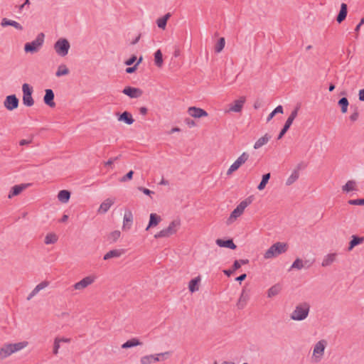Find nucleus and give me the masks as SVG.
I'll return each instance as SVG.
<instances>
[{"label":"nucleus","mask_w":364,"mask_h":364,"mask_svg":"<svg viewBox=\"0 0 364 364\" xmlns=\"http://www.w3.org/2000/svg\"><path fill=\"white\" fill-rule=\"evenodd\" d=\"M310 304L307 302H302L296 306L295 309L290 314L291 319L294 321H304L306 319L310 311Z\"/></svg>","instance_id":"nucleus-1"},{"label":"nucleus","mask_w":364,"mask_h":364,"mask_svg":"<svg viewBox=\"0 0 364 364\" xmlns=\"http://www.w3.org/2000/svg\"><path fill=\"white\" fill-rule=\"evenodd\" d=\"M289 248L287 242H277L273 244L264 253V257L265 259H271L277 257L279 255L285 253Z\"/></svg>","instance_id":"nucleus-2"},{"label":"nucleus","mask_w":364,"mask_h":364,"mask_svg":"<svg viewBox=\"0 0 364 364\" xmlns=\"http://www.w3.org/2000/svg\"><path fill=\"white\" fill-rule=\"evenodd\" d=\"M44 38L45 35L43 33H38L35 40L24 45V51L30 53H37L42 47Z\"/></svg>","instance_id":"nucleus-3"},{"label":"nucleus","mask_w":364,"mask_h":364,"mask_svg":"<svg viewBox=\"0 0 364 364\" xmlns=\"http://www.w3.org/2000/svg\"><path fill=\"white\" fill-rule=\"evenodd\" d=\"M250 203V196L246 198L244 200L240 202V203L232 210L230 213V215L227 219L226 224L228 225L232 224L238 217H240L245 209L247 207V205Z\"/></svg>","instance_id":"nucleus-4"},{"label":"nucleus","mask_w":364,"mask_h":364,"mask_svg":"<svg viewBox=\"0 0 364 364\" xmlns=\"http://www.w3.org/2000/svg\"><path fill=\"white\" fill-rule=\"evenodd\" d=\"M171 355V353L170 351H166L164 353L144 355L141 358L140 363L141 364H151L155 362L164 360Z\"/></svg>","instance_id":"nucleus-5"},{"label":"nucleus","mask_w":364,"mask_h":364,"mask_svg":"<svg viewBox=\"0 0 364 364\" xmlns=\"http://www.w3.org/2000/svg\"><path fill=\"white\" fill-rule=\"evenodd\" d=\"M53 47L58 55L64 57L68 55L70 44L68 39L61 38L55 43Z\"/></svg>","instance_id":"nucleus-6"},{"label":"nucleus","mask_w":364,"mask_h":364,"mask_svg":"<svg viewBox=\"0 0 364 364\" xmlns=\"http://www.w3.org/2000/svg\"><path fill=\"white\" fill-rule=\"evenodd\" d=\"M180 225L179 220H173L170 223L168 226L166 228H164L159 231L154 235L155 238H161V237H168L173 234H175L177 231L176 228Z\"/></svg>","instance_id":"nucleus-7"},{"label":"nucleus","mask_w":364,"mask_h":364,"mask_svg":"<svg viewBox=\"0 0 364 364\" xmlns=\"http://www.w3.org/2000/svg\"><path fill=\"white\" fill-rule=\"evenodd\" d=\"M23 92V104L26 107H31L34 105V100L32 97L33 92V87L28 83H24L22 85Z\"/></svg>","instance_id":"nucleus-8"},{"label":"nucleus","mask_w":364,"mask_h":364,"mask_svg":"<svg viewBox=\"0 0 364 364\" xmlns=\"http://www.w3.org/2000/svg\"><path fill=\"white\" fill-rule=\"evenodd\" d=\"M327 346V341L322 339L318 341L314 348L313 355L315 357V361L318 362L324 354L325 348Z\"/></svg>","instance_id":"nucleus-9"},{"label":"nucleus","mask_w":364,"mask_h":364,"mask_svg":"<svg viewBox=\"0 0 364 364\" xmlns=\"http://www.w3.org/2000/svg\"><path fill=\"white\" fill-rule=\"evenodd\" d=\"M18 105L19 100L14 94L6 96L4 102V107L9 111L16 109Z\"/></svg>","instance_id":"nucleus-10"},{"label":"nucleus","mask_w":364,"mask_h":364,"mask_svg":"<svg viewBox=\"0 0 364 364\" xmlns=\"http://www.w3.org/2000/svg\"><path fill=\"white\" fill-rule=\"evenodd\" d=\"M249 157V154L244 152L230 166L227 171V175L232 174L234 171H237L242 164H243Z\"/></svg>","instance_id":"nucleus-11"},{"label":"nucleus","mask_w":364,"mask_h":364,"mask_svg":"<svg viewBox=\"0 0 364 364\" xmlns=\"http://www.w3.org/2000/svg\"><path fill=\"white\" fill-rule=\"evenodd\" d=\"M250 298V289L248 287H245L239 298V300L237 304V306L239 309H242L247 304Z\"/></svg>","instance_id":"nucleus-12"},{"label":"nucleus","mask_w":364,"mask_h":364,"mask_svg":"<svg viewBox=\"0 0 364 364\" xmlns=\"http://www.w3.org/2000/svg\"><path fill=\"white\" fill-rule=\"evenodd\" d=\"M122 93L129 96L130 98H138L142 95L143 91L138 87L127 86L123 89Z\"/></svg>","instance_id":"nucleus-13"},{"label":"nucleus","mask_w":364,"mask_h":364,"mask_svg":"<svg viewBox=\"0 0 364 364\" xmlns=\"http://www.w3.org/2000/svg\"><path fill=\"white\" fill-rule=\"evenodd\" d=\"M54 98L55 94L53 90L46 89L45 90V95L43 97L44 103L50 107H54L55 106Z\"/></svg>","instance_id":"nucleus-14"},{"label":"nucleus","mask_w":364,"mask_h":364,"mask_svg":"<svg viewBox=\"0 0 364 364\" xmlns=\"http://www.w3.org/2000/svg\"><path fill=\"white\" fill-rule=\"evenodd\" d=\"M188 113L194 118H200L208 116V113L205 110L196 107H190L188 109Z\"/></svg>","instance_id":"nucleus-15"},{"label":"nucleus","mask_w":364,"mask_h":364,"mask_svg":"<svg viewBox=\"0 0 364 364\" xmlns=\"http://www.w3.org/2000/svg\"><path fill=\"white\" fill-rule=\"evenodd\" d=\"M95 281V278L91 276L86 277L77 282L74 285L75 289H82L87 287L88 285L92 284Z\"/></svg>","instance_id":"nucleus-16"},{"label":"nucleus","mask_w":364,"mask_h":364,"mask_svg":"<svg viewBox=\"0 0 364 364\" xmlns=\"http://www.w3.org/2000/svg\"><path fill=\"white\" fill-rule=\"evenodd\" d=\"M30 186L29 183H21L19 185H15L10 191L8 196L9 198H11L14 196L19 195L23 190Z\"/></svg>","instance_id":"nucleus-17"},{"label":"nucleus","mask_w":364,"mask_h":364,"mask_svg":"<svg viewBox=\"0 0 364 364\" xmlns=\"http://www.w3.org/2000/svg\"><path fill=\"white\" fill-rule=\"evenodd\" d=\"M217 245L220 247H226L231 250H235L237 248L236 245L233 242L232 239L223 240L217 239L215 241Z\"/></svg>","instance_id":"nucleus-18"},{"label":"nucleus","mask_w":364,"mask_h":364,"mask_svg":"<svg viewBox=\"0 0 364 364\" xmlns=\"http://www.w3.org/2000/svg\"><path fill=\"white\" fill-rule=\"evenodd\" d=\"M364 242V237H360L356 235L351 236V240L348 243V251H351L355 246L362 244Z\"/></svg>","instance_id":"nucleus-19"},{"label":"nucleus","mask_w":364,"mask_h":364,"mask_svg":"<svg viewBox=\"0 0 364 364\" xmlns=\"http://www.w3.org/2000/svg\"><path fill=\"white\" fill-rule=\"evenodd\" d=\"M124 252H125V250H123V249L112 250L109 251L108 252H107L104 255L103 259L104 260H108V259H112V258L119 257L121 255L124 254Z\"/></svg>","instance_id":"nucleus-20"},{"label":"nucleus","mask_w":364,"mask_h":364,"mask_svg":"<svg viewBox=\"0 0 364 364\" xmlns=\"http://www.w3.org/2000/svg\"><path fill=\"white\" fill-rule=\"evenodd\" d=\"M1 26L4 28L10 26L14 27L18 31L23 30V26L19 23L6 18H2L1 21Z\"/></svg>","instance_id":"nucleus-21"},{"label":"nucleus","mask_w":364,"mask_h":364,"mask_svg":"<svg viewBox=\"0 0 364 364\" xmlns=\"http://www.w3.org/2000/svg\"><path fill=\"white\" fill-rule=\"evenodd\" d=\"M348 14V6L345 3H342L338 14L336 16V21L341 23L346 18Z\"/></svg>","instance_id":"nucleus-22"},{"label":"nucleus","mask_w":364,"mask_h":364,"mask_svg":"<svg viewBox=\"0 0 364 364\" xmlns=\"http://www.w3.org/2000/svg\"><path fill=\"white\" fill-rule=\"evenodd\" d=\"M13 353L11 343L4 345L0 349V360H3L11 355Z\"/></svg>","instance_id":"nucleus-23"},{"label":"nucleus","mask_w":364,"mask_h":364,"mask_svg":"<svg viewBox=\"0 0 364 364\" xmlns=\"http://www.w3.org/2000/svg\"><path fill=\"white\" fill-rule=\"evenodd\" d=\"M282 289V285L280 283L275 284L267 290V297L272 298L278 295L281 292Z\"/></svg>","instance_id":"nucleus-24"},{"label":"nucleus","mask_w":364,"mask_h":364,"mask_svg":"<svg viewBox=\"0 0 364 364\" xmlns=\"http://www.w3.org/2000/svg\"><path fill=\"white\" fill-rule=\"evenodd\" d=\"M245 101V97H240V99L234 101L232 105H230L229 110L235 112H240L242 108Z\"/></svg>","instance_id":"nucleus-25"},{"label":"nucleus","mask_w":364,"mask_h":364,"mask_svg":"<svg viewBox=\"0 0 364 364\" xmlns=\"http://www.w3.org/2000/svg\"><path fill=\"white\" fill-rule=\"evenodd\" d=\"M113 204H114L113 199H111V198L106 199L101 203V205L98 209V213H102V214L107 213Z\"/></svg>","instance_id":"nucleus-26"},{"label":"nucleus","mask_w":364,"mask_h":364,"mask_svg":"<svg viewBox=\"0 0 364 364\" xmlns=\"http://www.w3.org/2000/svg\"><path fill=\"white\" fill-rule=\"evenodd\" d=\"M118 120L124 122L127 124H132L134 122L132 115L127 111L122 112L118 117Z\"/></svg>","instance_id":"nucleus-27"},{"label":"nucleus","mask_w":364,"mask_h":364,"mask_svg":"<svg viewBox=\"0 0 364 364\" xmlns=\"http://www.w3.org/2000/svg\"><path fill=\"white\" fill-rule=\"evenodd\" d=\"M161 220V217L158 215L156 213H151L149 216V222L146 228V230H148L151 227L156 226L160 223Z\"/></svg>","instance_id":"nucleus-28"},{"label":"nucleus","mask_w":364,"mask_h":364,"mask_svg":"<svg viewBox=\"0 0 364 364\" xmlns=\"http://www.w3.org/2000/svg\"><path fill=\"white\" fill-rule=\"evenodd\" d=\"M133 221V215L130 210L127 211L124 216L123 220V228L124 229H129L132 224Z\"/></svg>","instance_id":"nucleus-29"},{"label":"nucleus","mask_w":364,"mask_h":364,"mask_svg":"<svg viewBox=\"0 0 364 364\" xmlns=\"http://www.w3.org/2000/svg\"><path fill=\"white\" fill-rule=\"evenodd\" d=\"M141 345H142V343L138 338H133L132 339L127 341L125 343H124L122 345V348L127 349V348H130L135 347L137 346H141Z\"/></svg>","instance_id":"nucleus-30"},{"label":"nucleus","mask_w":364,"mask_h":364,"mask_svg":"<svg viewBox=\"0 0 364 364\" xmlns=\"http://www.w3.org/2000/svg\"><path fill=\"white\" fill-rule=\"evenodd\" d=\"M336 253H330L324 257L321 265L322 267L330 266L336 259Z\"/></svg>","instance_id":"nucleus-31"},{"label":"nucleus","mask_w":364,"mask_h":364,"mask_svg":"<svg viewBox=\"0 0 364 364\" xmlns=\"http://www.w3.org/2000/svg\"><path fill=\"white\" fill-rule=\"evenodd\" d=\"M271 135L265 134L262 137L259 138L254 144L255 149H259L263 145L266 144L271 139Z\"/></svg>","instance_id":"nucleus-32"},{"label":"nucleus","mask_w":364,"mask_h":364,"mask_svg":"<svg viewBox=\"0 0 364 364\" xmlns=\"http://www.w3.org/2000/svg\"><path fill=\"white\" fill-rule=\"evenodd\" d=\"M70 194L68 190H61L58 192V198L61 203H66L70 198Z\"/></svg>","instance_id":"nucleus-33"},{"label":"nucleus","mask_w":364,"mask_h":364,"mask_svg":"<svg viewBox=\"0 0 364 364\" xmlns=\"http://www.w3.org/2000/svg\"><path fill=\"white\" fill-rule=\"evenodd\" d=\"M200 282V277L199 276L195 277L194 279H192L189 282L188 289L191 293H193L198 290V284H199Z\"/></svg>","instance_id":"nucleus-34"},{"label":"nucleus","mask_w":364,"mask_h":364,"mask_svg":"<svg viewBox=\"0 0 364 364\" xmlns=\"http://www.w3.org/2000/svg\"><path fill=\"white\" fill-rule=\"evenodd\" d=\"M171 16V14L170 13H167L163 17L157 19L156 24H157L158 27L161 29H165L166 24H167V21Z\"/></svg>","instance_id":"nucleus-35"},{"label":"nucleus","mask_w":364,"mask_h":364,"mask_svg":"<svg viewBox=\"0 0 364 364\" xmlns=\"http://www.w3.org/2000/svg\"><path fill=\"white\" fill-rule=\"evenodd\" d=\"M338 106L341 107V111L343 114H345L348 111V107L349 105V102L347 97H343L338 100Z\"/></svg>","instance_id":"nucleus-36"},{"label":"nucleus","mask_w":364,"mask_h":364,"mask_svg":"<svg viewBox=\"0 0 364 364\" xmlns=\"http://www.w3.org/2000/svg\"><path fill=\"white\" fill-rule=\"evenodd\" d=\"M292 123L293 122L291 121V119H287V121L285 122L282 129H281L279 134H278L277 140L281 139L284 136V134L289 129V128L291 126Z\"/></svg>","instance_id":"nucleus-37"},{"label":"nucleus","mask_w":364,"mask_h":364,"mask_svg":"<svg viewBox=\"0 0 364 364\" xmlns=\"http://www.w3.org/2000/svg\"><path fill=\"white\" fill-rule=\"evenodd\" d=\"M154 63L159 68L163 65V54L160 49L154 53Z\"/></svg>","instance_id":"nucleus-38"},{"label":"nucleus","mask_w":364,"mask_h":364,"mask_svg":"<svg viewBox=\"0 0 364 364\" xmlns=\"http://www.w3.org/2000/svg\"><path fill=\"white\" fill-rule=\"evenodd\" d=\"M355 184L356 182L355 181L350 180L344 186H343L342 190L343 192L346 193L354 191L355 190Z\"/></svg>","instance_id":"nucleus-39"},{"label":"nucleus","mask_w":364,"mask_h":364,"mask_svg":"<svg viewBox=\"0 0 364 364\" xmlns=\"http://www.w3.org/2000/svg\"><path fill=\"white\" fill-rule=\"evenodd\" d=\"M270 176H271L270 173H264L262 176V180L257 186L258 190L262 191L265 188L266 185L267 184L268 181L270 178Z\"/></svg>","instance_id":"nucleus-40"},{"label":"nucleus","mask_w":364,"mask_h":364,"mask_svg":"<svg viewBox=\"0 0 364 364\" xmlns=\"http://www.w3.org/2000/svg\"><path fill=\"white\" fill-rule=\"evenodd\" d=\"M299 172L298 171V169L294 170V171L291 173L290 176L287 178V180L286 181V184L287 186L291 185L299 178Z\"/></svg>","instance_id":"nucleus-41"},{"label":"nucleus","mask_w":364,"mask_h":364,"mask_svg":"<svg viewBox=\"0 0 364 364\" xmlns=\"http://www.w3.org/2000/svg\"><path fill=\"white\" fill-rule=\"evenodd\" d=\"M121 232L119 230H114L110 232L107 236V240L109 243L115 242L120 237Z\"/></svg>","instance_id":"nucleus-42"},{"label":"nucleus","mask_w":364,"mask_h":364,"mask_svg":"<svg viewBox=\"0 0 364 364\" xmlns=\"http://www.w3.org/2000/svg\"><path fill=\"white\" fill-rule=\"evenodd\" d=\"M69 72V69L67 68V66L64 64H62L58 66V70L55 73V75L57 77H60L63 75H68Z\"/></svg>","instance_id":"nucleus-43"},{"label":"nucleus","mask_w":364,"mask_h":364,"mask_svg":"<svg viewBox=\"0 0 364 364\" xmlns=\"http://www.w3.org/2000/svg\"><path fill=\"white\" fill-rule=\"evenodd\" d=\"M57 240H58V237L55 234L48 233L46 235V236L45 237L44 242L46 245H50V244L55 243L57 242Z\"/></svg>","instance_id":"nucleus-44"},{"label":"nucleus","mask_w":364,"mask_h":364,"mask_svg":"<svg viewBox=\"0 0 364 364\" xmlns=\"http://www.w3.org/2000/svg\"><path fill=\"white\" fill-rule=\"evenodd\" d=\"M27 344H28V342H26V341L11 343V348H12L13 353H16V352L23 349V348H25L27 346Z\"/></svg>","instance_id":"nucleus-45"},{"label":"nucleus","mask_w":364,"mask_h":364,"mask_svg":"<svg viewBox=\"0 0 364 364\" xmlns=\"http://www.w3.org/2000/svg\"><path fill=\"white\" fill-rule=\"evenodd\" d=\"M304 267V262H303V260L301 259L300 258H296L294 262L292 263L290 269H289V271H290L291 269H301L303 267Z\"/></svg>","instance_id":"nucleus-46"},{"label":"nucleus","mask_w":364,"mask_h":364,"mask_svg":"<svg viewBox=\"0 0 364 364\" xmlns=\"http://www.w3.org/2000/svg\"><path fill=\"white\" fill-rule=\"evenodd\" d=\"M225 38H220L215 46V51L216 53H220L224 47H225Z\"/></svg>","instance_id":"nucleus-47"},{"label":"nucleus","mask_w":364,"mask_h":364,"mask_svg":"<svg viewBox=\"0 0 364 364\" xmlns=\"http://www.w3.org/2000/svg\"><path fill=\"white\" fill-rule=\"evenodd\" d=\"M49 284V282L47 281H43L36 285V287L32 290L33 294H35L36 295L42 289L48 287Z\"/></svg>","instance_id":"nucleus-48"},{"label":"nucleus","mask_w":364,"mask_h":364,"mask_svg":"<svg viewBox=\"0 0 364 364\" xmlns=\"http://www.w3.org/2000/svg\"><path fill=\"white\" fill-rule=\"evenodd\" d=\"M348 203L353 205H364V198L349 200Z\"/></svg>","instance_id":"nucleus-49"},{"label":"nucleus","mask_w":364,"mask_h":364,"mask_svg":"<svg viewBox=\"0 0 364 364\" xmlns=\"http://www.w3.org/2000/svg\"><path fill=\"white\" fill-rule=\"evenodd\" d=\"M133 175H134V171L131 170L126 175H124L123 177H122L119 179V181L124 183L127 181H130L131 179H132Z\"/></svg>","instance_id":"nucleus-50"},{"label":"nucleus","mask_w":364,"mask_h":364,"mask_svg":"<svg viewBox=\"0 0 364 364\" xmlns=\"http://www.w3.org/2000/svg\"><path fill=\"white\" fill-rule=\"evenodd\" d=\"M299 109V106H296L294 110L291 112L290 115L287 118L288 119H291V121L293 122L295 118L296 117L298 114V111Z\"/></svg>","instance_id":"nucleus-51"},{"label":"nucleus","mask_w":364,"mask_h":364,"mask_svg":"<svg viewBox=\"0 0 364 364\" xmlns=\"http://www.w3.org/2000/svg\"><path fill=\"white\" fill-rule=\"evenodd\" d=\"M61 342V340H59L58 338H56L54 341L53 345V354L57 355L58 353V349L60 348V343Z\"/></svg>","instance_id":"nucleus-52"},{"label":"nucleus","mask_w":364,"mask_h":364,"mask_svg":"<svg viewBox=\"0 0 364 364\" xmlns=\"http://www.w3.org/2000/svg\"><path fill=\"white\" fill-rule=\"evenodd\" d=\"M30 4V0H26L23 4L18 6V12L21 13L23 9H28Z\"/></svg>","instance_id":"nucleus-53"},{"label":"nucleus","mask_w":364,"mask_h":364,"mask_svg":"<svg viewBox=\"0 0 364 364\" xmlns=\"http://www.w3.org/2000/svg\"><path fill=\"white\" fill-rule=\"evenodd\" d=\"M137 58L135 55H132L128 60H127L124 63L126 65H132L136 60Z\"/></svg>","instance_id":"nucleus-54"},{"label":"nucleus","mask_w":364,"mask_h":364,"mask_svg":"<svg viewBox=\"0 0 364 364\" xmlns=\"http://www.w3.org/2000/svg\"><path fill=\"white\" fill-rule=\"evenodd\" d=\"M358 117L359 113L357 110V108H355L354 112L350 116V119L352 122H355L358 119Z\"/></svg>","instance_id":"nucleus-55"},{"label":"nucleus","mask_w":364,"mask_h":364,"mask_svg":"<svg viewBox=\"0 0 364 364\" xmlns=\"http://www.w3.org/2000/svg\"><path fill=\"white\" fill-rule=\"evenodd\" d=\"M138 189L140 191H142L145 195H147V196H151V194L154 193V191H152L148 188H144V187H139Z\"/></svg>","instance_id":"nucleus-56"},{"label":"nucleus","mask_w":364,"mask_h":364,"mask_svg":"<svg viewBox=\"0 0 364 364\" xmlns=\"http://www.w3.org/2000/svg\"><path fill=\"white\" fill-rule=\"evenodd\" d=\"M185 122L186 124L188 126V127L191 128L193 127H195L196 126V122L194 120L190 119V118H186L185 119Z\"/></svg>","instance_id":"nucleus-57"},{"label":"nucleus","mask_w":364,"mask_h":364,"mask_svg":"<svg viewBox=\"0 0 364 364\" xmlns=\"http://www.w3.org/2000/svg\"><path fill=\"white\" fill-rule=\"evenodd\" d=\"M137 69V64H135L134 66L132 67H128L126 68V73H129V74H131V73H134Z\"/></svg>","instance_id":"nucleus-58"},{"label":"nucleus","mask_w":364,"mask_h":364,"mask_svg":"<svg viewBox=\"0 0 364 364\" xmlns=\"http://www.w3.org/2000/svg\"><path fill=\"white\" fill-rule=\"evenodd\" d=\"M274 114H283L284 112V109H283V107L282 105H278L274 110Z\"/></svg>","instance_id":"nucleus-59"},{"label":"nucleus","mask_w":364,"mask_h":364,"mask_svg":"<svg viewBox=\"0 0 364 364\" xmlns=\"http://www.w3.org/2000/svg\"><path fill=\"white\" fill-rule=\"evenodd\" d=\"M263 106V102L261 100H257L254 104V108L257 109Z\"/></svg>","instance_id":"nucleus-60"},{"label":"nucleus","mask_w":364,"mask_h":364,"mask_svg":"<svg viewBox=\"0 0 364 364\" xmlns=\"http://www.w3.org/2000/svg\"><path fill=\"white\" fill-rule=\"evenodd\" d=\"M240 267V262L238 260H235L232 266V271H236Z\"/></svg>","instance_id":"nucleus-61"},{"label":"nucleus","mask_w":364,"mask_h":364,"mask_svg":"<svg viewBox=\"0 0 364 364\" xmlns=\"http://www.w3.org/2000/svg\"><path fill=\"white\" fill-rule=\"evenodd\" d=\"M358 97L360 101L364 102V88L359 90Z\"/></svg>","instance_id":"nucleus-62"},{"label":"nucleus","mask_w":364,"mask_h":364,"mask_svg":"<svg viewBox=\"0 0 364 364\" xmlns=\"http://www.w3.org/2000/svg\"><path fill=\"white\" fill-rule=\"evenodd\" d=\"M246 277H247L246 274H242L239 277H236L235 280L241 282L242 281L245 280L246 279Z\"/></svg>","instance_id":"nucleus-63"},{"label":"nucleus","mask_w":364,"mask_h":364,"mask_svg":"<svg viewBox=\"0 0 364 364\" xmlns=\"http://www.w3.org/2000/svg\"><path fill=\"white\" fill-rule=\"evenodd\" d=\"M31 141H32V140L21 139V140L19 141V145H20V146L27 145V144H31Z\"/></svg>","instance_id":"nucleus-64"}]
</instances>
